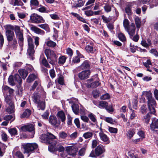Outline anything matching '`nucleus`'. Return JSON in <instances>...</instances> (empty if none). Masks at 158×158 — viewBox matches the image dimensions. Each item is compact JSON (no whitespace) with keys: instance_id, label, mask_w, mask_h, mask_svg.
I'll list each match as a JSON object with an SVG mask.
<instances>
[{"instance_id":"c03bdc74","label":"nucleus","mask_w":158,"mask_h":158,"mask_svg":"<svg viewBox=\"0 0 158 158\" xmlns=\"http://www.w3.org/2000/svg\"><path fill=\"white\" fill-rule=\"evenodd\" d=\"M118 37L119 39L123 42L126 40V38L124 35L122 33H119L118 35Z\"/></svg>"},{"instance_id":"6ab92c4d","label":"nucleus","mask_w":158,"mask_h":158,"mask_svg":"<svg viewBox=\"0 0 158 158\" xmlns=\"http://www.w3.org/2000/svg\"><path fill=\"white\" fill-rule=\"evenodd\" d=\"M93 81V78H90L87 80L88 84H87L86 85L87 87L88 88L90 87L92 88H96L98 86L100 85V83L98 81L94 82L91 83L90 84H89V83H90Z\"/></svg>"},{"instance_id":"f3484780","label":"nucleus","mask_w":158,"mask_h":158,"mask_svg":"<svg viewBox=\"0 0 158 158\" xmlns=\"http://www.w3.org/2000/svg\"><path fill=\"white\" fill-rule=\"evenodd\" d=\"M89 70L82 71L78 74L79 78L81 80H85L88 78L90 75Z\"/></svg>"},{"instance_id":"4d7b16f0","label":"nucleus","mask_w":158,"mask_h":158,"mask_svg":"<svg viewBox=\"0 0 158 158\" xmlns=\"http://www.w3.org/2000/svg\"><path fill=\"white\" fill-rule=\"evenodd\" d=\"M125 10L126 13H127L128 15H130L132 14V11L131 8L129 6H126L125 9Z\"/></svg>"},{"instance_id":"cd10ccee","label":"nucleus","mask_w":158,"mask_h":158,"mask_svg":"<svg viewBox=\"0 0 158 158\" xmlns=\"http://www.w3.org/2000/svg\"><path fill=\"white\" fill-rule=\"evenodd\" d=\"M31 111L28 109H26L21 115V118L28 117L31 114Z\"/></svg>"},{"instance_id":"6e6552de","label":"nucleus","mask_w":158,"mask_h":158,"mask_svg":"<svg viewBox=\"0 0 158 158\" xmlns=\"http://www.w3.org/2000/svg\"><path fill=\"white\" fill-rule=\"evenodd\" d=\"M27 41L28 46L27 53L29 56L32 57L35 52L33 40L31 37L29 36L27 37Z\"/></svg>"},{"instance_id":"1a4fd4ad","label":"nucleus","mask_w":158,"mask_h":158,"mask_svg":"<svg viewBox=\"0 0 158 158\" xmlns=\"http://www.w3.org/2000/svg\"><path fill=\"white\" fill-rule=\"evenodd\" d=\"M20 129L24 132L29 131L31 132V135L30 138H32L34 136L35 133V128L34 126L32 124H28L22 126Z\"/></svg>"},{"instance_id":"49530a36","label":"nucleus","mask_w":158,"mask_h":158,"mask_svg":"<svg viewBox=\"0 0 158 158\" xmlns=\"http://www.w3.org/2000/svg\"><path fill=\"white\" fill-rule=\"evenodd\" d=\"M4 119L7 121L12 120V122L14 120L15 118L12 115H8L5 116L4 117Z\"/></svg>"},{"instance_id":"37998d69","label":"nucleus","mask_w":158,"mask_h":158,"mask_svg":"<svg viewBox=\"0 0 158 158\" xmlns=\"http://www.w3.org/2000/svg\"><path fill=\"white\" fill-rule=\"evenodd\" d=\"M88 117L93 122H96L97 120L96 118V116L94 114L92 113H90L89 114Z\"/></svg>"},{"instance_id":"680f3d73","label":"nucleus","mask_w":158,"mask_h":158,"mask_svg":"<svg viewBox=\"0 0 158 158\" xmlns=\"http://www.w3.org/2000/svg\"><path fill=\"white\" fill-rule=\"evenodd\" d=\"M102 18L103 21L105 23H108L111 21V19L109 18L106 17L103 15L102 16Z\"/></svg>"},{"instance_id":"c85d7f7f","label":"nucleus","mask_w":158,"mask_h":158,"mask_svg":"<svg viewBox=\"0 0 158 158\" xmlns=\"http://www.w3.org/2000/svg\"><path fill=\"white\" fill-rule=\"evenodd\" d=\"M72 110L76 114H77L79 113V106L76 104H73L72 106Z\"/></svg>"},{"instance_id":"a18cd8bd","label":"nucleus","mask_w":158,"mask_h":158,"mask_svg":"<svg viewBox=\"0 0 158 158\" xmlns=\"http://www.w3.org/2000/svg\"><path fill=\"white\" fill-rule=\"evenodd\" d=\"M93 136V133L91 132H87L85 133L83 135V137L85 139H87L92 137Z\"/></svg>"},{"instance_id":"4468645a","label":"nucleus","mask_w":158,"mask_h":158,"mask_svg":"<svg viewBox=\"0 0 158 158\" xmlns=\"http://www.w3.org/2000/svg\"><path fill=\"white\" fill-rule=\"evenodd\" d=\"M48 120L51 125L55 127H58L60 124V122L58 121L57 118L54 115L50 116Z\"/></svg>"},{"instance_id":"5701e85b","label":"nucleus","mask_w":158,"mask_h":158,"mask_svg":"<svg viewBox=\"0 0 158 158\" xmlns=\"http://www.w3.org/2000/svg\"><path fill=\"white\" fill-rule=\"evenodd\" d=\"M30 29L32 31L38 34L44 35V32L43 31L41 30L34 26H32L30 27Z\"/></svg>"},{"instance_id":"2f4dec72","label":"nucleus","mask_w":158,"mask_h":158,"mask_svg":"<svg viewBox=\"0 0 158 158\" xmlns=\"http://www.w3.org/2000/svg\"><path fill=\"white\" fill-rule=\"evenodd\" d=\"M135 133V131L134 129H131L128 130L127 133V135L128 138L131 139Z\"/></svg>"},{"instance_id":"9d476101","label":"nucleus","mask_w":158,"mask_h":158,"mask_svg":"<svg viewBox=\"0 0 158 158\" xmlns=\"http://www.w3.org/2000/svg\"><path fill=\"white\" fill-rule=\"evenodd\" d=\"M98 107L101 108H105L109 113L112 112L114 109L111 105L108 106V103L106 101H100L98 102L97 105Z\"/></svg>"},{"instance_id":"2eb2a0df","label":"nucleus","mask_w":158,"mask_h":158,"mask_svg":"<svg viewBox=\"0 0 158 158\" xmlns=\"http://www.w3.org/2000/svg\"><path fill=\"white\" fill-rule=\"evenodd\" d=\"M100 131L99 133V135L100 139L103 142L107 144L110 143V141L109 138L102 131L101 128L100 129Z\"/></svg>"},{"instance_id":"0eeeda50","label":"nucleus","mask_w":158,"mask_h":158,"mask_svg":"<svg viewBox=\"0 0 158 158\" xmlns=\"http://www.w3.org/2000/svg\"><path fill=\"white\" fill-rule=\"evenodd\" d=\"M8 81L10 85H14L17 83L20 85L21 84L22 80L19 75L16 74L14 76H10Z\"/></svg>"},{"instance_id":"052dcab7","label":"nucleus","mask_w":158,"mask_h":158,"mask_svg":"<svg viewBox=\"0 0 158 158\" xmlns=\"http://www.w3.org/2000/svg\"><path fill=\"white\" fill-rule=\"evenodd\" d=\"M131 110V111L130 112L131 115H130V119H132L135 118L136 116V114L135 112V111L132 110L131 109H130Z\"/></svg>"},{"instance_id":"39448f33","label":"nucleus","mask_w":158,"mask_h":158,"mask_svg":"<svg viewBox=\"0 0 158 158\" xmlns=\"http://www.w3.org/2000/svg\"><path fill=\"white\" fill-rule=\"evenodd\" d=\"M22 146L24 150V153L31 152L38 148V145L35 143H24L22 144Z\"/></svg>"},{"instance_id":"dca6fc26","label":"nucleus","mask_w":158,"mask_h":158,"mask_svg":"<svg viewBox=\"0 0 158 158\" xmlns=\"http://www.w3.org/2000/svg\"><path fill=\"white\" fill-rule=\"evenodd\" d=\"M54 145H50L48 147V150L51 152H52L53 151H58L59 152H62L64 151V148L60 144L57 145V146L56 148H54Z\"/></svg>"},{"instance_id":"20e7f679","label":"nucleus","mask_w":158,"mask_h":158,"mask_svg":"<svg viewBox=\"0 0 158 158\" xmlns=\"http://www.w3.org/2000/svg\"><path fill=\"white\" fill-rule=\"evenodd\" d=\"M33 101L38 104L37 108L39 110H44L45 108V105L44 102L42 100L40 96L37 93H35L33 97Z\"/></svg>"},{"instance_id":"7ed1b4c3","label":"nucleus","mask_w":158,"mask_h":158,"mask_svg":"<svg viewBox=\"0 0 158 158\" xmlns=\"http://www.w3.org/2000/svg\"><path fill=\"white\" fill-rule=\"evenodd\" d=\"M148 100V107L152 114H154L156 112L155 107L156 106V103L155 99L152 98L151 94L148 93L147 94Z\"/></svg>"},{"instance_id":"ddd939ff","label":"nucleus","mask_w":158,"mask_h":158,"mask_svg":"<svg viewBox=\"0 0 158 158\" xmlns=\"http://www.w3.org/2000/svg\"><path fill=\"white\" fill-rule=\"evenodd\" d=\"M152 122L150 125V130L153 133L158 134V119L153 118L152 119Z\"/></svg>"},{"instance_id":"f704fd0d","label":"nucleus","mask_w":158,"mask_h":158,"mask_svg":"<svg viewBox=\"0 0 158 158\" xmlns=\"http://www.w3.org/2000/svg\"><path fill=\"white\" fill-rule=\"evenodd\" d=\"M143 63L144 65L148 69L147 70L150 72H152V70H151L148 69L149 65L152 64L151 61L149 60H148L146 62H143Z\"/></svg>"},{"instance_id":"69168bd1","label":"nucleus","mask_w":158,"mask_h":158,"mask_svg":"<svg viewBox=\"0 0 158 158\" xmlns=\"http://www.w3.org/2000/svg\"><path fill=\"white\" fill-rule=\"evenodd\" d=\"M50 75L52 78H53L55 77V73L53 69H51L49 71Z\"/></svg>"},{"instance_id":"bf43d9fd","label":"nucleus","mask_w":158,"mask_h":158,"mask_svg":"<svg viewBox=\"0 0 158 158\" xmlns=\"http://www.w3.org/2000/svg\"><path fill=\"white\" fill-rule=\"evenodd\" d=\"M10 88L9 87L6 85L3 86L2 89L3 93L6 94L8 92Z\"/></svg>"},{"instance_id":"4c0bfd02","label":"nucleus","mask_w":158,"mask_h":158,"mask_svg":"<svg viewBox=\"0 0 158 158\" xmlns=\"http://www.w3.org/2000/svg\"><path fill=\"white\" fill-rule=\"evenodd\" d=\"M8 131L11 135H15L17 134V131L15 128H10L9 129Z\"/></svg>"},{"instance_id":"79ce46f5","label":"nucleus","mask_w":158,"mask_h":158,"mask_svg":"<svg viewBox=\"0 0 158 158\" xmlns=\"http://www.w3.org/2000/svg\"><path fill=\"white\" fill-rule=\"evenodd\" d=\"M46 44L49 47L53 48L56 46V44L53 41L49 40L47 42Z\"/></svg>"},{"instance_id":"864d4df0","label":"nucleus","mask_w":158,"mask_h":158,"mask_svg":"<svg viewBox=\"0 0 158 158\" xmlns=\"http://www.w3.org/2000/svg\"><path fill=\"white\" fill-rule=\"evenodd\" d=\"M15 158H24L23 156L20 152H17L15 155Z\"/></svg>"},{"instance_id":"473e14b6","label":"nucleus","mask_w":158,"mask_h":158,"mask_svg":"<svg viewBox=\"0 0 158 158\" xmlns=\"http://www.w3.org/2000/svg\"><path fill=\"white\" fill-rule=\"evenodd\" d=\"M6 146L3 144L0 143V156H2L5 152Z\"/></svg>"},{"instance_id":"a19ab883","label":"nucleus","mask_w":158,"mask_h":158,"mask_svg":"<svg viewBox=\"0 0 158 158\" xmlns=\"http://www.w3.org/2000/svg\"><path fill=\"white\" fill-rule=\"evenodd\" d=\"M42 64L46 68H50V67L48 63V61L45 58H43L42 61Z\"/></svg>"},{"instance_id":"3c124183","label":"nucleus","mask_w":158,"mask_h":158,"mask_svg":"<svg viewBox=\"0 0 158 158\" xmlns=\"http://www.w3.org/2000/svg\"><path fill=\"white\" fill-rule=\"evenodd\" d=\"M1 137L2 140L5 141H6L8 139V136L4 132H2L1 134Z\"/></svg>"},{"instance_id":"774afa93","label":"nucleus","mask_w":158,"mask_h":158,"mask_svg":"<svg viewBox=\"0 0 158 158\" xmlns=\"http://www.w3.org/2000/svg\"><path fill=\"white\" fill-rule=\"evenodd\" d=\"M128 158H139L137 155H134L130 152L128 153Z\"/></svg>"},{"instance_id":"8fccbe9b","label":"nucleus","mask_w":158,"mask_h":158,"mask_svg":"<svg viewBox=\"0 0 158 158\" xmlns=\"http://www.w3.org/2000/svg\"><path fill=\"white\" fill-rule=\"evenodd\" d=\"M80 61V59H79V57L78 56H75L73 57L72 63H77L79 62Z\"/></svg>"},{"instance_id":"a211bd4d","label":"nucleus","mask_w":158,"mask_h":158,"mask_svg":"<svg viewBox=\"0 0 158 158\" xmlns=\"http://www.w3.org/2000/svg\"><path fill=\"white\" fill-rule=\"evenodd\" d=\"M130 36H133L135 33V24L132 23L127 29H125Z\"/></svg>"},{"instance_id":"4be33fe9","label":"nucleus","mask_w":158,"mask_h":158,"mask_svg":"<svg viewBox=\"0 0 158 158\" xmlns=\"http://www.w3.org/2000/svg\"><path fill=\"white\" fill-rule=\"evenodd\" d=\"M85 49L88 52L94 53L96 52L97 48L96 47H94L93 45L91 44L87 45L85 48Z\"/></svg>"},{"instance_id":"e2e57ef3","label":"nucleus","mask_w":158,"mask_h":158,"mask_svg":"<svg viewBox=\"0 0 158 158\" xmlns=\"http://www.w3.org/2000/svg\"><path fill=\"white\" fill-rule=\"evenodd\" d=\"M81 119L84 122L88 123L89 120L88 117L85 115H81Z\"/></svg>"},{"instance_id":"c756f323","label":"nucleus","mask_w":158,"mask_h":158,"mask_svg":"<svg viewBox=\"0 0 158 158\" xmlns=\"http://www.w3.org/2000/svg\"><path fill=\"white\" fill-rule=\"evenodd\" d=\"M37 76L36 75L34 74H30L27 79V82L30 83L32 82L37 78Z\"/></svg>"},{"instance_id":"423d86ee","label":"nucleus","mask_w":158,"mask_h":158,"mask_svg":"<svg viewBox=\"0 0 158 158\" xmlns=\"http://www.w3.org/2000/svg\"><path fill=\"white\" fill-rule=\"evenodd\" d=\"M14 30L16 37L19 39V43L21 47V50H22L23 41V32L20 30V27L18 26L15 27Z\"/></svg>"},{"instance_id":"a878e982","label":"nucleus","mask_w":158,"mask_h":158,"mask_svg":"<svg viewBox=\"0 0 158 158\" xmlns=\"http://www.w3.org/2000/svg\"><path fill=\"white\" fill-rule=\"evenodd\" d=\"M80 68L82 70L88 69L89 68V64L87 60H85L80 66Z\"/></svg>"},{"instance_id":"f03ea898","label":"nucleus","mask_w":158,"mask_h":158,"mask_svg":"<svg viewBox=\"0 0 158 158\" xmlns=\"http://www.w3.org/2000/svg\"><path fill=\"white\" fill-rule=\"evenodd\" d=\"M45 53L49 63L52 65H55L56 63L57 57L54 52L47 49L45 51Z\"/></svg>"},{"instance_id":"09e8293b","label":"nucleus","mask_w":158,"mask_h":158,"mask_svg":"<svg viewBox=\"0 0 158 158\" xmlns=\"http://www.w3.org/2000/svg\"><path fill=\"white\" fill-rule=\"evenodd\" d=\"M123 25L125 30L130 26L129 25V21L127 19H124L123 22Z\"/></svg>"},{"instance_id":"f257e3e1","label":"nucleus","mask_w":158,"mask_h":158,"mask_svg":"<svg viewBox=\"0 0 158 158\" xmlns=\"http://www.w3.org/2000/svg\"><path fill=\"white\" fill-rule=\"evenodd\" d=\"M40 138L42 142L48 143L50 144V145H54L57 144L56 137L50 133H48L46 135H42Z\"/></svg>"},{"instance_id":"aec40b11","label":"nucleus","mask_w":158,"mask_h":158,"mask_svg":"<svg viewBox=\"0 0 158 158\" xmlns=\"http://www.w3.org/2000/svg\"><path fill=\"white\" fill-rule=\"evenodd\" d=\"M57 117L60 121H61L63 123H65L66 117L64 112L62 111H59L57 114Z\"/></svg>"},{"instance_id":"7c9ffc66","label":"nucleus","mask_w":158,"mask_h":158,"mask_svg":"<svg viewBox=\"0 0 158 158\" xmlns=\"http://www.w3.org/2000/svg\"><path fill=\"white\" fill-rule=\"evenodd\" d=\"M9 106L6 109V111L9 113H12L15 111L14 106L13 103L9 105Z\"/></svg>"},{"instance_id":"5fc2aeb1","label":"nucleus","mask_w":158,"mask_h":158,"mask_svg":"<svg viewBox=\"0 0 158 158\" xmlns=\"http://www.w3.org/2000/svg\"><path fill=\"white\" fill-rule=\"evenodd\" d=\"M49 115V113L47 111H46L43 114L41 115L42 118L44 119H48Z\"/></svg>"},{"instance_id":"6e6d98bb","label":"nucleus","mask_w":158,"mask_h":158,"mask_svg":"<svg viewBox=\"0 0 158 158\" xmlns=\"http://www.w3.org/2000/svg\"><path fill=\"white\" fill-rule=\"evenodd\" d=\"M30 4L31 6H37L39 5V2L37 0H31Z\"/></svg>"},{"instance_id":"58836bf2","label":"nucleus","mask_w":158,"mask_h":158,"mask_svg":"<svg viewBox=\"0 0 158 158\" xmlns=\"http://www.w3.org/2000/svg\"><path fill=\"white\" fill-rule=\"evenodd\" d=\"M85 2L81 0H78L77 3L75 4V7H81L83 6Z\"/></svg>"},{"instance_id":"f8f14e48","label":"nucleus","mask_w":158,"mask_h":158,"mask_svg":"<svg viewBox=\"0 0 158 158\" xmlns=\"http://www.w3.org/2000/svg\"><path fill=\"white\" fill-rule=\"evenodd\" d=\"M10 26L9 25H7L4 26V27L6 30V34L7 40L9 42L12 41L15 36L14 32L13 31L8 29V28H10Z\"/></svg>"},{"instance_id":"c9c22d12","label":"nucleus","mask_w":158,"mask_h":158,"mask_svg":"<svg viewBox=\"0 0 158 158\" xmlns=\"http://www.w3.org/2000/svg\"><path fill=\"white\" fill-rule=\"evenodd\" d=\"M135 22L136 27L139 30L140 27L141 22L140 19L138 17H136L135 19Z\"/></svg>"},{"instance_id":"de8ad7c7","label":"nucleus","mask_w":158,"mask_h":158,"mask_svg":"<svg viewBox=\"0 0 158 158\" xmlns=\"http://www.w3.org/2000/svg\"><path fill=\"white\" fill-rule=\"evenodd\" d=\"M109 131L111 133L116 134L118 132V129L117 128L111 127H109L108 128Z\"/></svg>"},{"instance_id":"603ef678","label":"nucleus","mask_w":158,"mask_h":158,"mask_svg":"<svg viewBox=\"0 0 158 158\" xmlns=\"http://www.w3.org/2000/svg\"><path fill=\"white\" fill-rule=\"evenodd\" d=\"M38 26L46 30H48L49 29L48 25L47 24H40L38 25Z\"/></svg>"},{"instance_id":"393cba45","label":"nucleus","mask_w":158,"mask_h":158,"mask_svg":"<svg viewBox=\"0 0 158 158\" xmlns=\"http://www.w3.org/2000/svg\"><path fill=\"white\" fill-rule=\"evenodd\" d=\"M66 151L70 155H73L75 153L74 148L73 147H68L66 148Z\"/></svg>"},{"instance_id":"e433bc0d","label":"nucleus","mask_w":158,"mask_h":158,"mask_svg":"<svg viewBox=\"0 0 158 158\" xmlns=\"http://www.w3.org/2000/svg\"><path fill=\"white\" fill-rule=\"evenodd\" d=\"M66 58L64 56H60L59 58L58 63L63 64L65 62Z\"/></svg>"},{"instance_id":"ea45409f","label":"nucleus","mask_w":158,"mask_h":158,"mask_svg":"<svg viewBox=\"0 0 158 158\" xmlns=\"http://www.w3.org/2000/svg\"><path fill=\"white\" fill-rule=\"evenodd\" d=\"M104 9L105 12L108 13L111 11V7L110 5L106 4L104 7Z\"/></svg>"},{"instance_id":"412c9836","label":"nucleus","mask_w":158,"mask_h":158,"mask_svg":"<svg viewBox=\"0 0 158 158\" xmlns=\"http://www.w3.org/2000/svg\"><path fill=\"white\" fill-rule=\"evenodd\" d=\"M105 150L104 147L102 145H99L95 149V154L96 156H98L104 152Z\"/></svg>"},{"instance_id":"338daca9","label":"nucleus","mask_w":158,"mask_h":158,"mask_svg":"<svg viewBox=\"0 0 158 158\" xmlns=\"http://www.w3.org/2000/svg\"><path fill=\"white\" fill-rule=\"evenodd\" d=\"M66 52L67 54L71 57L73 54L72 50L70 48H68L66 49Z\"/></svg>"},{"instance_id":"bb28decb","label":"nucleus","mask_w":158,"mask_h":158,"mask_svg":"<svg viewBox=\"0 0 158 158\" xmlns=\"http://www.w3.org/2000/svg\"><path fill=\"white\" fill-rule=\"evenodd\" d=\"M19 72L23 79H25L28 74L27 72L25 69H20L19 70Z\"/></svg>"},{"instance_id":"72a5a7b5","label":"nucleus","mask_w":158,"mask_h":158,"mask_svg":"<svg viewBox=\"0 0 158 158\" xmlns=\"http://www.w3.org/2000/svg\"><path fill=\"white\" fill-rule=\"evenodd\" d=\"M152 114L150 112V113H148L146 115L144 116L143 117V121L146 123H148L151 117L150 115V114Z\"/></svg>"},{"instance_id":"b1692460","label":"nucleus","mask_w":158,"mask_h":158,"mask_svg":"<svg viewBox=\"0 0 158 158\" xmlns=\"http://www.w3.org/2000/svg\"><path fill=\"white\" fill-rule=\"evenodd\" d=\"M141 44L143 46L147 48L150 46L152 44L151 40L149 39H148L147 41L142 40L141 42Z\"/></svg>"},{"instance_id":"13d9d810","label":"nucleus","mask_w":158,"mask_h":158,"mask_svg":"<svg viewBox=\"0 0 158 158\" xmlns=\"http://www.w3.org/2000/svg\"><path fill=\"white\" fill-rule=\"evenodd\" d=\"M110 98V96L108 93H106L101 96L100 98L101 99L106 100Z\"/></svg>"},{"instance_id":"0e129e2a","label":"nucleus","mask_w":158,"mask_h":158,"mask_svg":"<svg viewBox=\"0 0 158 158\" xmlns=\"http://www.w3.org/2000/svg\"><path fill=\"white\" fill-rule=\"evenodd\" d=\"M58 82L60 85H62L64 84V80L62 77L60 76L59 77L58 80Z\"/></svg>"},{"instance_id":"9b49d317","label":"nucleus","mask_w":158,"mask_h":158,"mask_svg":"<svg viewBox=\"0 0 158 158\" xmlns=\"http://www.w3.org/2000/svg\"><path fill=\"white\" fill-rule=\"evenodd\" d=\"M30 18L33 23H38L45 22L43 17L36 14L34 13L32 14L30 16Z\"/></svg>"}]
</instances>
